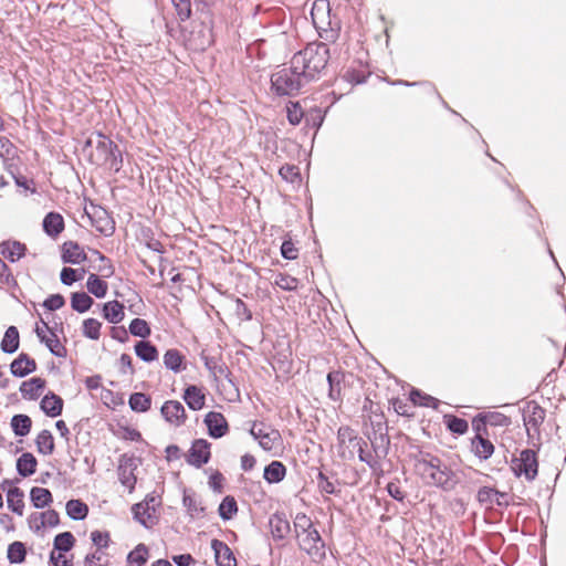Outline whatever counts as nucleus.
Wrapping results in <instances>:
<instances>
[{"instance_id": "nucleus-1", "label": "nucleus", "mask_w": 566, "mask_h": 566, "mask_svg": "<svg viewBox=\"0 0 566 566\" xmlns=\"http://www.w3.org/2000/svg\"><path fill=\"white\" fill-rule=\"evenodd\" d=\"M328 49L326 44H311L292 57V65L301 71L308 82L314 78L327 64Z\"/></svg>"}, {"instance_id": "nucleus-2", "label": "nucleus", "mask_w": 566, "mask_h": 566, "mask_svg": "<svg viewBox=\"0 0 566 566\" xmlns=\"http://www.w3.org/2000/svg\"><path fill=\"white\" fill-rule=\"evenodd\" d=\"M416 471L428 485L452 489L454 485L452 472L442 464L441 460L426 454L416 463Z\"/></svg>"}, {"instance_id": "nucleus-3", "label": "nucleus", "mask_w": 566, "mask_h": 566, "mask_svg": "<svg viewBox=\"0 0 566 566\" xmlns=\"http://www.w3.org/2000/svg\"><path fill=\"white\" fill-rule=\"evenodd\" d=\"M113 142L102 134L91 136L83 148L85 156L95 165H109L118 169V159Z\"/></svg>"}, {"instance_id": "nucleus-4", "label": "nucleus", "mask_w": 566, "mask_h": 566, "mask_svg": "<svg viewBox=\"0 0 566 566\" xmlns=\"http://www.w3.org/2000/svg\"><path fill=\"white\" fill-rule=\"evenodd\" d=\"M272 88L279 95H292L307 83L301 71L295 69L292 63L290 66H284L272 74L271 77Z\"/></svg>"}, {"instance_id": "nucleus-5", "label": "nucleus", "mask_w": 566, "mask_h": 566, "mask_svg": "<svg viewBox=\"0 0 566 566\" xmlns=\"http://www.w3.org/2000/svg\"><path fill=\"white\" fill-rule=\"evenodd\" d=\"M337 453L343 460H354L363 457V440L348 427L339 428L337 433Z\"/></svg>"}, {"instance_id": "nucleus-6", "label": "nucleus", "mask_w": 566, "mask_h": 566, "mask_svg": "<svg viewBox=\"0 0 566 566\" xmlns=\"http://www.w3.org/2000/svg\"><path fill=\"white\" fill-rule=\"evenodd\" d=\"M158 500L155 496H148L145 501L133 506L134 517L145 527H153L158 521L157 506Z\"/></svg>"}, {"instance_id": "nucleus-7", "label": "nucleus", "mask_w": 566, "mask_h": 566, "mask_svg": "<svg viewBox=\"0 0 566 566\" xmlns=\"http://www.w3.org/2000/svg\"><path fill=\"white\" fill-rule=\"evenodd\" d=\"M511 469L516 476L525 475L527 480H533L537 474V460L535 453L531 450H523L511 463Z\"/></svg>"}, {"instance_id": "nucleus-8", "label": "nucleus", "mask_w": 566, "mask_h": 566, "mask_svg": "<svg viewBox=\"0 0 566 566\" xmlns=\"http://www.w3.org/2000/svg\"><path fill=\"white\" fill-rule=\"evenodd\" d=\"M140 467V459L136 457H123L118 468L120 483L132 493L137 481L136 471Z\"/></svg>"}, {"instance_id": "nucleus-9", "label": "nucleus", "mask_w": 566, "mask_h": 566, "mask_svg": "<svg viewBox=\"0 0 566 566\" xmlns=\"http://www.w3.org/2000/svg\"><path fill=\"white\" fill-rule=\"evenodd\" d=\"M298 544L313 558H321L324 554V544L318 532L313 528L297 534Z\"/></svg>"}, {"instance_id": "nucleus-10", "label": "nucleus", "mask_w": 566, "mask_h": 566, "mask_svg": "<svg viewBox=\"0 0 566 566\" xmlns=\"http://www.w3.org/2000/svg\"><path fill=\"white\" fill-rule=\"evenodd\" d=\"M85 213L91 220V224L95 227L97 231L105 235L113 233V221L103 208L91 205L90 208H85Z\"/></svg>"}, {"instance_id": "nucleus-11", "label": "nucleus", "mask_w": 566, "mask_h": 566, "mask_svg": "<svg viewBox=\"0 0 566 566\" xmlns=\"http://www.w3.org/2000/svg\"><path fill=\"white\" fill-rule=\"evenodd\" d=\"M251 434L254 439L259 440L260 446L271 451L280 446L281 434L277 430L254 424L251 429Z\"/></svg>"}, {"instance_id": "nucleus-12", "label": "nucleus", "mask_w": 566, "mask_h": 566, "mask_svg": "<svg viewBox=\"0 0 566 566\" xmlns=\"http://www.w3.org/2000/svg\"><path fill=\"white\" fill-rule=\"evenodd\" d=\"M312 22L316 30L326 31L331 25V8L328 0H315L311 8Z\"/></svg>"}, {"instance_id": "nucleus-13", "label": "nucleus", "mask_w": 566, "mask_h": 566, "mask_svg": "<svg viewBox=\"0 0 566 566\" xmlns=\"http://www.w3.org/2000/svg\"><path fill=\"white\" fill-rule=\"evenodd\" d=\"M29 526L35 533H43L49 527H55L59 524V515L53 510L33 513L29 516Z\"/></svg>"}, {"instance_id": "nucleus-14", "label": "nucleus", "mask_w": 566, "mask_h": 566, "mask_svg": "<svg viewBox=\"0 0 566 566\" xmlns=\"http://www.w3.org/2000/svg\"><path fill=\"white\" fill-rule=\"evenodd\" d=\"M161 415L174 427H180L187 419L184 406L177 400H168L161 407Z\"/></svg>"}, {"instance_id": "nucleus-15", "label": "nucleus", "mask_w": 566, "mask_h": 566, "mask_svg": "<svg viewBox=\"0 0 566 566\" xmlns=\"http://www.w3.org/2000/svg\"><path fill=\"white\" fill-rule=\"evenodd\" d=\"M35 333L40 340L45 344L52 354L56 356H63L64 348L60 339L45 323L36 325Z\"/></svg>"}, {"instance_id": "nucleus-16", "label": "nucleus", "mask_w": 566, "mask_h": 566, "mask_svg": "<svg viewBox=\"0 0 566 566\" xmlns=\"http://www.w3.org/2000/svg\"><path fill=\"white\" fill-rule=\"evenodd\" d=\"M209 459L210 444L203 439L196 440L189 450L188 462L199 468L207 463Z\"/></svg>"}, {"instance_id": "nucleus-17", "label": "nucleus", "mask_w": 566, "mask_h": 566, "mask_svg": "<svg viewBox=\"0 0 566 566\" xmlns=\"http://www.w3.org/2000/svg\"><path fill=\"white\" fill-rule=\"evenodd\" d=\"M205 423L209 434L213 438H221L228 431V422L220 412L210 411L205 417Z\"/></svg>"}, {"instance_id": "nucleus-18", "label": "nucleus", "mask_w": 566, "mask_h": 566, "mask_svg": "<svg viewBox=\"0 0 566 566\" xmlns=\"http://www.w3.org/2000/svg\"><path fill=\"white\" fill-rule=\"evenodd\" d=\"M189 409L193 411L201 410L206 403V394L202 388L191 385L185 389L182 396Z\"/></svg>"}, {"instance_id": "nucleus-19", "label": "nucleus", "mask_w": 566, "mask_h": 566, "mask_svg": "<svg viewBox=\"0 0 566 566\" xmlns=\"http://www.w3.org/2000/svg\"><path fill=\"white\" fill-rule=\"evenodd\" d=\"M45 388V380L40 377H34L25 380L20 386V392L24 399H38Z\"/></svg>"}, {"instance_id": "nucleus-20", "label": "nucleus", "mask_w": 566, "mask_h": 566, "mask_svg": "<svg viewBox=\"0 0 566 566\" xmlns=\"http://www.w3.org/2000/svg\"><path fill=\"white\" fill-rule=\"evenodd\" d=\"M62 260L65 263L80 264L86 260V253L75 242H65L62 247Z\"/></svg>"}, {"instance_id": "nucleus-21", "label": "nucleus", "mask_w": 566, "mask_h": 566, "mask_svg": "<svg viewBox=\"0 0 566 566\" xmlns=\"http://www.w3.org/2000/svg\"><path fill=\"white\" fill-rule=\"evenodd\" d=\"M211 547L214 552L216 562L219 566H237V560L231 549L218 539H213Z\"/></svg>"}, {"instance_id": "nucleus-22", "label": "nucleus", "mask_w": 566, "mask_h": 566, "mask_svg": "<svg viewBox=\"0 0 566 566\" xmlns=\"http://www.w3.org/2000/svg\"><path fill=\"white\" fill-rule=\"evenodd\" d=\"M24 494L18 488L11 485L7 491V504L8 507L15 514L22 516L24 511Z\"/></svg>"}, {"instance_id": "nucleus-23", "label": "nucleus", "mask_w": 566, "mask_h": 566, "mask_svg": "<svg viewBox=\"0 0 566 566\" xmlns=\"http://www.w3.org/2000/svg\"><path fill=\"white\" fill-rule=\"evenodd\" d=\"M41 409L49 417H57L63 409V400L53 392H50L41 400Z\"/></svg>"}, {"instance_id": "nucleus-24", "label": "nucleus", "mask_w": 566, "mask_h": 566, "mask_svg": "<svg viewBox=\"0 0 566 566\" xmlns=\"http://www.w3.org/2000/svg\"><path fill=\"white\" fill-rule=\"evenodd\" d=\"M35 361L27 355H20L10 366L11 373L18 377H24L35 370Z\"/></svg>"}, {"instance_id": "nucleus-25", "label": "nucleus", "mask_w": 566, "mask_h": 566, "mask_svg": "<svg viewBox=\"0 0 566 566\" xmlns=\"http://www.w3.org/2000/svg\"><path fill=\"white\" fill-rule=\"evenodd\" d=\"M104 318L112 323L117 324L124 319V305L117 301H109L103 305Z\"/></svg>"}, {"instance_id": "nucleus-26", "label": "nucleus", "mask_w": 566, "mask_h": 566, "mask_svg": "<svg viewBox=\"0 0 566 566\" xmlns=\"http://www.w3.org/2000/svg\"><path fill=\"white\" fill-rule=\"evenodd\" d=\"M472 451L481 460H488L494 452L493 443L478 434L472 439Z\"/></svg>"}, {"instance_id": "nucleus-27", "label": "nucleus", "mask_w": 566, "mask_h": 566, "mask_svg": "<svg viewBox=\"0 0 566 566\" xmlns=\"http://www.w3.org/2000/svg\"><path fill=\"white\" fill-rule=\"evenodd\" d=\"M270 527L273 537L284 538L290 532V523L283 514L276 513L270 518Z\"/></svg>"}, {"instance_id": "nucleus-28", "label": "nucleus", "mask_w": 566, "mask_h": 566, "mask_svg": "<svg viewBox=\"0 0 566 566\" xmlns=\"http://www.w3.org/2000/svg\"><path fill=\"white\" fill-rule=\"evenodd\" d=\"M43 229L50 237L59 235L64 229L63 217L55 212H50L43 220Z\"/></svg>"}, {"instance_id": "nucleus-29", "label": "nucleus", "mask_w": 566, "mask_h": 566, "mask_svg": "<svg viewBox=\"0 0 566 566\" xmlns=\"http://www.w3.org/2000/svg\"><path fill=\"white\" fill-rule=\"evenodd\" d=\"M30 499L35 507L43 509L52 502V494L48 489L35 486L31 489Z\"/></svg>"}, {"instance_id": "nucleus-30", "label": "nucleus", "mask_w": 566, "mask_h": 566, "mask_svg": "<svg viewBox=\"0 0 566 566\" xmlns=\"http://www.w3.org/2000/svg\"><path fill=\"white\" fill-rule=\"evenodd\" d=\"M36 464L34 455L25 452L18 459L17 469L21 475L29 476L35 472Z\"/></svg>"}, {"instance_id": "nucleus-31", "label": "nucleus", "mask_w": 566, "mask_h": 566, "mask_svg": "<svg viewBox=\"0 0 566 566\" xmlns=\"http://www.w3.org/2000/svg\"><path fill=\"white\" fill-rule=\"evenodd\" d=\"M284 475L285 467L279 461H273L264 469V479L269 483H277L283 480Z\"/></svg>"}, {"instance_id": "nucleus-32", "label": "nucleus", "mask_w": 566, "mask_h": 566, "mask_svg": "<svg viewBox=\"0 0 566 566\" xmlns=\"http://www.w3.org/2000/svg\"><path fill=\"white\" fill-rule=\"evenodd\" d=\"M86 286L88 292L98 298L104 297L108 290L107 283L101 280L96 274H91L88 276Z\"/></svg>"}, {"instance_id": "nucleus-33", "label": "nucleus", "mask_w": 566, "mask_h": 566, "mask_svg": "<svg viewBox=\"0 0 566 566\" xmlns=\"http://www.w3.org/2000/svg\"><path fill=\"white\" fill-rule=\"evenodd\" d=\"M25 248L20 242H8L1 248V253L6 259L14 262L24 255Z\"/></svg>"}, {"instance_id": "nucleus-34", "label": "nucleus", "mask_w": 566, "mask_h": 566, "mask_svg": "<svg viewBox=\"0 0 566 566\" xmlns=\"http://www.w3.org/2000/svg\"><path fill=\"white\" fill-rule=\"evenodd\" d=\"M19 347V333L14 326H10L1 342V348L6 353H13Z\"/></svg>"}, {"instance_id": "nucleus-35", "label": "nucleus", "mask_w": 566, "mask_h": 566, "mask_svg": "<svg viewBox=\"0 0 566 566\" xmlns=\"http://www.w3.org/2000/svg\"><path fill=\"white\" fill-rule=\"evenodd\" d=\"M135 352L136 355L145 361H153L158 357L156 347L149 342H138L135 346Z\"/></svg>"}, {"instance_id": "nucleus-36", "label": "nucleus", "mask_w": 566, "mask_h": 566, "mask_svg": "<svg viewBox=\"0 0 566 566\" xmlns=\"http://www.w3.org/2000/svg\"><path fill=\"white\" fill-rule=\"evenodd\" d=\"M66 513L73 520H83L88 513V507L78 500H71L66 503Z\"/></svg>"}, {"instance_id": "nucleus-37", "label": "nucleus", "mask_w": 566, "mask_h": 566, "mask_svg": "<svg viewBox=\"0 0 566 566\" xmlns=\"http://www.w3.org/2000/svg\"><path fill=\"white\" fill-rule=\"evenodd\" d=\"M36 447L40 453L51 454L54 450V440L50 431L43 430L36 437Z\"/></svg>"}, {"instance_id": "nucleus-38", "label": "nucleus", "mask_w": 566, "mask_h": 566, "mask_svg": "<svg viewBox=\"0 0 566 566\" xmlns=\"http://www.w3.org/2000/svg\"><path fill=\"white\" fill-rule=\"evenodd\" d=\"M31 419L25 415H17L11 420V427L17 436L23 437L30 432Z\"/></svg>"}, {"instance_id": "nucleus-39", "label": "nucleus", "mask_w": 566, "mask_h": 566, "mask_svg": "<svg viewBox=\"0 0 566 566\" xmlns=\"http://www.w3.org/2000/svg\"><path fill=\"white\" fill-rule=\"evenodd\" d=\"M93 300L86 293H73L71 298V305L73 310H75L76 312L84 313L91 308Z\"/></svg>"}, {"instance_id": "nucleus-40", "label": "nucleus", "mask_w": 566, "mask_h": 566, "mask_svg": "<svg viewBox=\"0 0 566 566\" xmlns=\"http://www.w3.org/2000/svg\"><path fill=\"white\" fill-rule=\"evenodd\" d=\"M102 323L95 318L84 319L82 324L83 335L91 339H98L101 334Z\"/></svg>"}, {"instance_id": "nucleus-41", "label": "nucleus", "mask_w": 566, "mask_h": 566, "mask_svg": "<svg viewBox=\"0 0 566 566\" xmlns=\"http://www.w3.org/2000/svg\"><path fill=\"white\" fill-rule=\"evenodd\" d=\"M129 406L134 411L145 412L150 407V398L145 394L135 392L129 398Z\"/></svg>"}, {"instance_id": "nucleus-42", "label": "nucleus", "mask_w": 566, "mask_h": 566, "mask_svg": "<svg viewBox=\"0 0 566 566\" xmlns=\"http://www.w3.org/2000/svg\"><path fill=\"white\" fill-rule=\"evenodd\" d=\"M130 564L143 566L148 559V548L144 544H138L127 557Z\"/></svg>"}, {"instance_id": "nucleus-43", "label": "nucleus", "mask_w": 566, "mask_h": 566, "mask_svg": "<svg viewBox=\"0 0 566 566\" xmlns=\"http://www.w3.org/2000/svg\"><path fill=\"white\" fill-rule=\"evenodd\" d=\"M74 542V536L70 532L61 533L54 538L53 549L66 553L73 547Z\"/></svg>"}, {"instance_id": "nucleus-44", "label": "nucleus", "mask_w": 566, "mask_h": 566, "mask_svg": "<svg viewBox=\"0 0 566 566\" xmlns=\"http://www.w3.org/2000/svg\"><path fill=\"white\" fill-rule=\"evenodd\" d=\"M164 364L167 368L177 373L181 368L182 356L179 352L170 349L164 355Z\"/></svg>"}, {"instance_id": "nucleus-45", "label": "nucleus", "mask_w": 566, "mask_h": 566, "mask_svg": "<svg viewBox=\"0 0 566 566\" xmlns=\"http://www.w3.org/2000/svg\"><path fill=\"white\" fill-rule=\"evenodd\" d=\"M85 271L76 270L72 268H64L61 271V282L65 285H71L72 283L82 280L84 277Z\"/></svg>"}, {"instance_id": "nucleus-46", "label": "nucleus", "mask_w": 566, "mask_h": 566, "mask_svg": "<svg viewBox=\"0 0 566 566\" xmlns=\"http://www.w3.org/2000/svg\"><path fill=\"white\" fill-rule=\"evenodd\" d=\"M129 332L134 336L145 338L150 334V328L146 321L142 318H135L129 324Z\"/></svg>"}, {"instance_id": "nucleus-47", "label": "nucleus", "mask_w": 566, "mask_h": 566, "mask_svg": "<svg viewBox=\"0 0 566 566\" xmlns=\"http://www.w3.org/2000/svg\"><path fill=\"white\" fill-rule=\"evenodd\" d=\"M286 114H287V119H289L290 124L297 125L301 123V120L304 116V111L301 107L300 103L291 102L286 106Z\"/></svg>"}, {"instance_id": "nucleus-48", "label": "nucleus", "mask_w": 566, "mask_h": 566, "mask_svg": "<svg viewBox=\"0 0 566 566\" xmlns=\"http://www.w3.org/2000/svg\"><path fill=\"white\" fill-rule=\"evenodd\" d=\"M410 399L415 405L437 408L438 400L431 396L423 395L418 390L410 392Z\"/></svg>"}, {"instance_id": "nucleus-49", "label": "nucleus", "mask_w": 566, "mask_h": 566, "mask_svg": "<svg viewBox=\"0 0 566 566\" xmlns=\"http://www.w3.org/2000/svg\"><path fill=\"white\" fill-rule=\"evenodd\" d=\"M342 379V375L339 373H329L327 376V380L329 382V398L332 400L337 401L340 398V388L339 382Z\"/></svg>"}, {"instance_id": "nucleus-50", "label": "nucleus", "mask_w": 566, "mask_h": 566, "mask_svg": "<svg viewBox=\"0 0 566 566\" xmlns=\"http://www.w3.org/2000/svg\"><path fill=\"white\" fill-rule=\"evenodd\" d=\"M25 557V547L20 542L12 543L8 548V558L11 563H21Z\"/></svg>"}, {"instance_id": "nucleus-51", "label": "nucleus", "mask_w": 566, "mask_h": 566, "mask_svg": "<svg viewBox=\"0 0 566 566\" xmlns=\"http://www.w3.org/2000/svg\"><path fill=\"white\" fill-rule=\"evenodd\" d=\"M235 512H237L235 501L232 497H226L219 506L220 516L223 520H229L234 515Z\"/></svg>"}, {"instance_id": "nucleus-52", "label": "nucleus", "mask_w": 566, "mask_h": 566, "mask_svg": "<svg viewBox=\"0 0 566 566\" xmlns=\"http://www.w3.org/2000/svg\"><path fill=\"white\" fill-rule=\"evenodd\" d=\"M446 423L448 428L454 433L463 434L468 430V422L457 417L447 416Z\"/></svg>"}, {"instance_id": "nucleus-53", "label": "nucleus", "mask_w": 566, "mask_h": 566, "mask_svg": "<svg viewBox=\"0 0 566 566\" xmlns=\"http://www.w3.org/2000/svg\"><path fill=\"white\" fill-rule=\"evenodd\" d=\"M177 14L181 21L189 19L191 14V2L190 0H171Z\"/></svg>"}, {"instance_id": "nucleus-54", "label": "nucleus", "mask_w": 566, "mask_h": 566, "mask_svg": "<svg viewBox=\"0 0 566 566\" xmlns=\"http://www.w3.org/2000/svg\"><path fill=\"white\" fill-rule=\"evenodd\" d=\"M503 494L499 493L496 490L492 488H482L478 492V499L481 503L485 504H492L494 499H497V496Z\"/></svg>"}, {"instance_id": "nucleus-55", "label": "nucleus", "mask_w": 566, "mask_h": 566, "mask_svg": "<svg viewBox=\"0 0 566 566\" xmlns=\"http://www.w3.org/2000/svg\"><path fill=\"white\" fill-rule=\"evenodd\" d=\"M294 526L296 535L313 530L312 521L305 514L300 513L295 516Z\"/></svg>"}, {"instance_id": "nucleus-56", "label": "nucleus", "mask_w": 566, "mask_h": 566, "mask_svg": "<svg viewBox=\"0 0 566 566\" xmlns=\"http://www.w3.org/2000/svg\"><path fill=\"white\" fill-rule=\"evenodd\" d=\"M50 562L53 566H71V560L65 555V552L53 549L50 555Z\"/></svg>"}, {"instance_id": "nucleus-57", "label": "nucleus", "mask_w": 566, "mask_h": 566, "mask_svg": "<svg viewBox=\"0 0 566 566\" xmlns=\"http://www.w3.org/2000/svg\"><path fill=\"white\" fill-rule=\"evenodd\" d=\"M84 565L85 566H106L105 555L102 552L96 551V552L92 553L91 555L86 556Z\"/></svg>"}, {"instance_id": "nucleus-58", "label": "nucleus", "mask_w": 566, "mask_h": 566, "mask_svg": "<svg viewBox=\"0 0 566 566\" xmlns=\"http://www.w3.org/2000/svg\"><path fill=\"white\" fill-rule=\"evenodd\" d=\"M64 305V298L60 294L51 295L49 298L44 301V306L50 311H55L61 308Z\"/></svg>"}, {"instance_id": "nucleus-59", "label": "nucleus", "mask_w": 566, "mask_h": 566, "mask_svg": "<svg viewBox=\"0 0 566 566\" xmlns=\"http://www.w3.org/2000/svg\"><path fill=\"white\" fill-rule=\"evenodd\" d=\"M275 283L283 290H294L297 287V281L287 275H279Z\"/></svg>"}, {"instance_id": "nucleus-60", "label": "nucleus", "mask_w": 566, "mask_h": 566, "mask_svg": "<svg viewBox=\"0 0 566 566\" xmlns=\"http://www.w3.org/2000/svg\"><path fill=\"white\" fill-rule=\"evenodd\" d=\"M281 253L287 260H295L297 258V249L291 241H284L282 243Z\"/></svg>"}, {"instance_id": "nucleus-61", "label": "nucleus", "mask_w": 566, "mask_h": 566, "mask_svg": "<svg viewBox=\"0 0 566 566\" xmlns=\"http://www.w3.org/2000/svg\"><path fill=\"white\" fill-rule=\"evenodd\" d=\"M91 539L97 547H106L108 545L109 536L107 533L94 531L91 533Z\"/></svg>"}, {"instance_id": "nucleus-62", "label": "nucleus", "mask_w": 566, "mask_h": 566, "mask_svg": "<svg viewBox=\"0 0 566 566\" xmlns=\"http://www.w3.org/2000/svg\"><path fill=\"white\" fill-rule=\"evenodd\" d=\"M280 175L284 179L293 182L294 179L298 176V171L294 166H285L280 169Z\"/></svg>"}, {"instance_id": "nucleus-63", "label": "nucleus", "mask_w": 566, "mask_h": 566, "mask_svg": "<svg viewBox=\"0 0 566 566\" xmlns=\"http://www.w3.org/2000/svg\"><path fill=\"white\" fill-rule=\"evenodd\" d=\"M172 560L178 565V566H189L190 564L193 563V558L191 557V555L189 554H184V555H177V556H174L172 557Z\"/></svg>"}, {"instance_id": "nucleus-64", "label": "nucleus", "mask_w": 566, "mask_h": 566, "mask_svg": "<svg viewBox=\"0 0 566 566\" xmlns=\"http://www.w3.org/2000/svg\"><path fill=\"white\" fill-rule=\"evenodd\" d=\"M387 490L394 499L399 500V501H401L403 499V493L397 484L389 483L387 486Z\"/></svg>"}]
</instances>
